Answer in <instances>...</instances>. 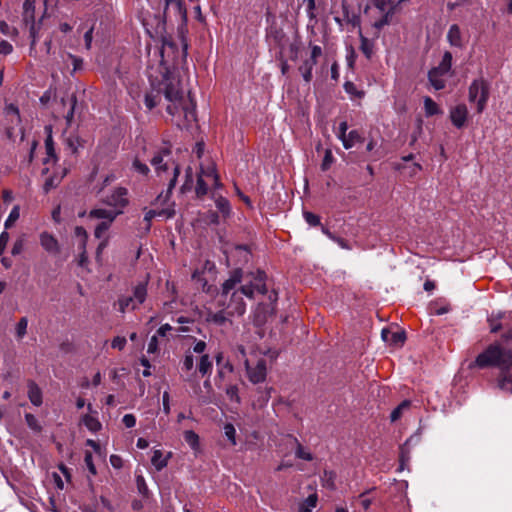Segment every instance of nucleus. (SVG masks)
<instances>
[{
  "label": "nucleus",
  "instance_id": "f257e3e1",
  "mask_svg": "<svg viewBox=\"0 0 512 512\" xmlns=\"http://www.w3.org/2000/svg\"><path fill=\"white\" fill-rule=\"evenodd\" d=\"M267 275L265 271H244L242 268H235L229 272V277L222 283L220 291L219 306L225 307L227 315L243 316L246 312V303L243 296L254 299L255 293L266 295Z\"/></svg>",
  "mask_w": 512,
  "mask_h": 512
},
{
  "label": "nucleus",
  "instance_id": "f03ea898",
  "mask_svg": "<svg viewBox=\"0 0 512 512\" xmlns=\"http://www.w3.org/2000/svg\"><path fill=\"white\" fill-rule=\"evenodd\" d=\"M474 366L480 369L499 368L503 374L499 379V386L502 389H508V385L512 387V375L505 374L512 369V332L504 334L501 342H494L481 352L476 357Z\"/></svg>",
  "mask_w": 512,
  "mask_h": 512
},
{
  "label": "nucleus",
  "instance_id": "7ed1b4c3",
  "mask_svg": "<svg viewBox=\"0 0 512 512\" xmlns=\"http://www.w3.org/2000/svg\"><path fill=\"white\" fill-rule=\"evenodd\" d=\"M151 90L146 92L144 97V104L148 110L155 108L161 101L163 95L169 102L166 111L172 117H175V109L179 106L180 98V81L175 77H170L168 73L161 76V80L157 78L150 79Z\"/></svg>",
  "mask_w": 512,
  "mask_h": 512
},
{
  "label": "nucleus",
  "instance_id": "20e7f679",
  "mask_svg": "<svg viewBox=\"0 0 512 512\" xmlns=\"http://www.w3.org/2000/svg\"><path fill=\"white\" fill-rule=\"evenodd\" d=\"M182 49L180 50L177 44L171 37H163L162 46L159 50L160 53V73L163 76L164 73H168L172 76L171 68L183 65L187 59L188 44L184 39L181 40Z\"/></svg>",
  "mask_w": 512,
  "mask_h": 512
},
{
  "label": "nucleus",
  "instance_id": "39448f33",
  "mask_svg": "<svg viewBox=\"0 0 512 512\" xmlns=\"http://www.w3.org/2000/svg\"><path fill=\"white\" fill-rule=\"evenodd\" d=\"M489 99V84L483 79H475L468 89V100L470 103L477 102V112L482 113Z\"/></svg>",
  "mask_w": 512,
  "mask_h": 512
},
{
  "label": "nucleus",
  "instance_id": "423d86ee",
  "mask_svg": "<svg viewBox=\"0 0 512 512\" xmlns=\"http://www.w3.org/2000/svg\"><path fill=\"white\" fill-rule=\"evenodd\" d=\"M102 202L115 209L118 215L123 214L124 209L129 205L128 189L125 187H116L110 194L106 195Z\"/></svg>",
  "mask_w": 512,
  "mask_h": 512
},
{
  "label": "nucleus",
  "instance_id": "0eeeda50",
  "mask_svg": "<svg viewBox=\"0 0 512 512\" xmlns=\"http://www.w3.org/2000/svg\"><path fill=\"white\" fill-rule=\"evenodd\" d=\"M180 98H181V101L179 103V106L177 107V109H175V116L178 115L180 112H183L184 120H185L186 124L182 125L179 122L176 123L177 126L182 129L183 127H187L192 122L196 121V102L192 98L190 92L188 93V99H185L181 89H180Z\"/></svg>",
  "mask_w": 512,
  "mask_h": 512
},
{
  "label": "nucleus",
  "instance_id": "6e6552de",
  "mask_svg": "<svg viewBox=\"0 0 512 512\" xmlns=\"http://www.w3.org/2000/svg\"><path fill=\"white\" fill-rule=\"evenodd\" d=\"M246 370L248 378L253 384L261 383L265 381L267 375L266 360L259 359L253 367L246 361Z\"/></svg>",
  "mask_w": 512,
  "mask_h": 512
},
{
  "label": "nucleus",
  "instance_id": "1a4fd4ad",
  "mask_svg": "<svg viewBox=\"0 0 512 512\" xmlns=\"http://www.w3.org/2000/svg\"><path fill=\"white\" fill-rule=\"evenodd\" d=\"M215 361L217 366L215 384L218 388H220V381H222L225 378L227 373H232L234 371V367L229 360L225 359L222 352H218L215 355Z\"/></svg>",
  "mask_w": 512,
  "mask_h": 512
},
{
  "label": "nucleus",
  "instance_id": "9d476101",
  "mask_svg": "<svg viewBox=\"0 0 512 512\" xmlns=\"http://www.w3.org/2000/svg\"><path fill=\"white\" fill-rule=\"evenodd\" d=\"M35 3L36 0H24L23 3V21L30 25V36L35 39Z\"/></svg>",
  "mask_w": 512,
  "mask_h": 512
},
{
  "label": "nucleus",
  "instance_id": "9b49d317",
  "mask_svg": "<svg viewBox=\"0 0 512 512\" xmlns=\"http://www.w3.org/2000/svg\"><path fill=\"white\" fill-rule=\"evenodd\" d=\"M41 247L51 255H57L60 253V244L56 237L51 233L44 231L39 236Z\"/></svg>",
  "mask_w": 512,
  "mask_h": 512
},
{
  "label": "nucleus",
  "instance_id": "f8f14e48",
  "mask_svg": "<svg viewBox=\"0 0 512 512\" xmlns=\"http://www.w3.org/2000/svg\"><path fill=\"white\" fill-rule=\"evenodd\" d=\"M468 117V109L465 104H458L450 111V119L452 124L457 128H462Z\"/></svg>",
  "mask_w": 512,
  "mask_h": 512
},
{
  "label": "nucleus",
  "instance_id": "ddd939ff",
  "mask_svg": "<svg viewBox=\"0 0 512 512\" xmlns=\"http://www.w3.org/2000/svg\"><path fill=\"white\" fill-rule=\"evenodd\" d=\"M45 132L47 134L45 139L47 157L43 159V164H48L50 160H53V162L56 163L59 158L55 151L54 140L52 137V127L50 125L45 126Z\"/></svg>",
  "mask_w": 512,
  "mask_h": 512
},
{
  "label": "nucleus",
  "instance_id": "4468645a",
  "mask_svg": "<svg viewBox=\"0 0 512 512\" xmlns=\"http://www.w3.org/2000/svg\"><path fill=\"white\" fill-rule=\"evenodd\" d=\"M118 213H115L112 210H107L103 208L92 209L89 212V217L92 219H103V222H109V225H112Z\"/></svg>",
  "mask_w": 512,
  "mask_h": 512
},
{
  "label": "nucleus",
  "instance_id": "2eb2a0df",
  "mask_svg": "<svg viewBox=\"0 0 512 512\" xmlns=\"http://www.w3.org/2000/svg\"><path fill=\"white\" fill-rule=\"evenodd\" d=\"M28 398L34 406L38 407L42 405V391L33 380L28 381Z\"/></svg>",
  "mask_w": 512,
  "mask_h": 512
},
{
  "label": "nucleus",
  "instance_id": "dca6fc26",
  "mask_svg": "<svg viewBox=\"0 0 512 512\" xmlns=\"http://www.w3.org/2000/svg\"><path fill=\"white\" fill-rule=\"evenodd\" d=\"M447 41L453 47H457V48L463 47L461 30L457 24H453L450 26L448 33H447Z\"/></svg>",
  "mask_w": 512,
  "mask_h": 512
},
{
  "label": "nucleus",
  "instance_id": "f3484780",
  "mask_svg": "<svg viewBox=\"0 0 512 512\" xmlns=\"http://www.w3.org/2000/svg\"><path fill=\"white\" fill-rule=\"evenodd\" d=\"M171 456V452H169L167 456L164 457L161 450H154L151 458V463L157 471H161L168 465V461L171 458Z\"/></svg>",
  "mask_w": 512,
  "mask_h": 512
},
{
  "label": "nucleus",
  "instance_id": "a211bd4d",
  "mask_svg": "<svg viewBox=\"0 0 512 512\" xmlns=\"http://www.w3.org/2000/svg\"><path fill=\"white\" fill-rule=\"evenodd\" d=\"M444 73L435 68H431L428 72V80L435 90H442L445 88V81L442 79Z\"/></svg>",
  "mask_w": 512,
  "mask_h": 512
},
{
  "label": "nucleus",
  "instance_id": "6ab92c4d",
  "mask_svg": "<svg viewBox=\"0 0 512 512\" xmlns=\"http://www.w3.org/2000/svg\"><path fill=\"white\" fill-rule=\"evenodd\" d=\"M410 441L411 438L407 439L406 442L399 447V471H403L410 461V451L408 448Z\"/></svg>",
  "mask_w": 512,
  "mask_h": 512
},
{
  "label": "nucleus",
  "instance_id": "aec40b11",
  "mask_svg": "<svg viewBox=\"0 0 512 512\" xmlns=\"http://www.w3.org/2000/svg\"><path fill=\"white\" fill-rule=\"evenodd\" d=\"M364 138L357 130H351L347 136L342 139V144L345 149L352 148L357 143H362Z\"/></svg>",
  "mask_w": 512,
  "mask_h": 512
},
{
  "label": "nucleus",
  "instance_id": "412c9836",
  "mask_svg": "<svg viewBox=\"0 0 512 512\" xmlns=\"http://www.w3.org/2000/svg\"><path fill=\"white\" fill-rule=\"evenodd\" d=\"M213 364L210 360L209 355L204 354L200 357V361L197 365V369L202 376H210L212 372Z\"/></svg>",
  "mask_w": 512,
  "mask_h": 512
},
{
  "label": "nucleus",
  "instance_id": "4be33fe9",
  "mask_svg": "<svg viewBox=\"0 0 512 512\" xmlns=\"http://www.w3.org/2000/svg\"><path fill=\"white\" fill-rule=\"evenodd\" d=\"M503 316H504V313H502V312H497V313L493 312L488 317L487 322L489 324L491 333H497L502 329L501 319L503 318Z\"/></svg>",
  "mask_w": 512,
  "mask_h": 512
},
{
  "label": "nucleus",
  "instance_id": "5701e85b",
  "mask_svg": "<svg viewBox=\"0 0 512 512\" xmlns=\"http://www.w3.org/2000/svg\"><path fill=\"white\" fill-rule=\"evenodd\" d=\"M147 296V282L138 283L133 290V298L137 305L142 304Z\"/></svg>",
  "mask_w": 512,
  "mask_h": 512
},
{
  "label": "nucleus",
  "instance_id": "b1692460",
  "mask_svg": "<svg viewBox=\"0 0 512 512\" xmlns=\"http://www.w3.org/2000/svg\"><path fill=\"white\" fill-rule=\"evenodd\" d=\"M82 423L85 425V427L89 431L94 432V433L98 432L102 428L100 421L96 417H94L90 414H85L82 417Z\"/></svg>",
  "mask_w": 512,
  "mask_h": 512
},
{
  "label": "nucleus",
  "instance_id": "393cba45",
  "mask_svg": "<svg viewBox=\"0 0 512 512\" xmlns=\"http://www.w3.org/2000/svg\"><path fill=\"white\" fill-rule=\"evenodd\" d=\"M65 174H66V170H64L63 175L60 177L57 176L56 174L49 176L43 184L44 193L48 194L52 189L58 187V185L61 183Z\"/></svg>",
  "mask_w": 512,
  "mask_h": 512
},
{
  "label": "nucleus",
  "instance_id": "a878e982",
  "mask_svg": "<svg viewBox=\"0 0 512 512\" xmlns=\"http://www.w3.org/2000/svg\"><path fill=\"white\" fill-rule=\"evenodd\" d=\"M179 173H180V168L178 166H175V168H174V176H173V178L169 182L168 190H167L166 195L163 196L162 193L160 195H158V197L155 200V203H158V202L165 203L169 199V194L171 193L172 189L176 185L177 177H178Z\"/></svg>",
  "mask_w": 512,
  "mask_h": 512
},
{
  "label": "nucleus",
  "instance_id": "bb28decb",
  "mask_svg": "<svg viewBox=\"0 0 512 512\" xmlns=\"http://www.w3.org/2000/svg\"><path fill=\"white\" fill-rule=\"evenodd\" d=\"M318 502L317 494L309 495L300 505L299 512H312Z\"/></svg>",
  "mask_w": 512,
  "mask_h": 512
},
{
  "label": "nucleus",
  "instance_id": "cd10ccee",
  "mask_svg": "<svg viewBox=\"0 0 512 512\" xmlns=\"http://www.w3.org/2000/svg\"><path fill=\"white\" fill-rule=\"evenodd\" d=\"M452 59H453L452 54L449 51H446L443 54L442 60L439 63V65L437 67H434V68L437 69L438 71L444 73V74H447L450 71V69H451Z\"/></svg>",
  "mask_w": 512,
  "mask_h": 512
},
{
  "label": "nucleus",
  "instance_id": "c85d7f7f",
  "mask_svg": "<svg viewBox=\"0 0 512 512\" xmlns=\"http://www.w3.org/2000/svg\"><path fill=\"white\" fill-rule=\"evenodd\" d=\"M411 406L410 400H404L402 401L396 408H394L390 414V420L391 422H395L399 420L403 414L404 410L409 409Z\"/></svg>",
  "mask_w": 512,
  "mask_h": 512
},
{
  "label": "nucleus",
  "instance_id": "c756f323",
  "mask_svg": "<svg viewBox=\"0 0 512 512\" xmlns=\"http://www.w3.org/2000/svg\"><path fill=\"white\" fill-rule=\"evenodd\" d=\"M373 42L360 34V50L367 59H371L373 54Z\"/></svg>",
  "mask_w": 512,
  "mask_h": 512
},
{
  "label": "nucleus",
  "instance_id": "7c9ffc66",
  "mask_svg": "<svg viewBox=\"0 0 512 512\" xmlns=\"http://www.w3.org/2000/svg\"><path fill=\"white\" fill-rule=\"evenodd\" d=\"M118 305H119V311L121 313H124L126 311V309H128V308H131L132 310H134L138 306L132 296L119 297Z\"/></svg>",
  "mask_w": 512,
  "mask_h": 512
},
{
  "label": "nucleus",
  "instance_id": "2f4dec72",
  "mask_svg": "<svg viewBox=\"0 0 512 512\" xmlns=\"http://www.w3.org/2000/svg\"><path fill=\"white\" fill-rule=\"evenodd\" d=\"M5 115L11 116L10 123L19 125L21 123V117L19 109L14 104H9L5 107Z\"/></svg>",
  "mask_w": 512,
  "mask_h": 512
},
{
  "label": "nucleus",
  "instance_id": "473e14b6",
  "mask_svg": "<svg viewBox=\"0 0 512 512\" xmlns=\"http://www.w3.org/2000/svg\"><path fill=\"white\" fill-rule=\"evenodd\" d=\"M424 109L426 116H434L440 113L437 103L428 96L424 98Z\"/></svg>",
  "mask_w": 512,
  "mask_h": 512
},
{
  "label": "nucleus",
  "instance_id": "72a5a7b5",
  "mask_svg": "<svg viewBox=\"0 0 512 512\" xmlns=\"http://www.w3.org/2000/svg\"><path fill=\"white\" fill-rule=\"evenodd\" d=\"M343 88L345 92L351 96V98L361 99L365 95V92L362 90H358L356 85L351 81H346L343 85Z\"/></svg>",
  "mask_w": 512,
  "mask_h": 512
},
{
  "label": "nucleus",
  "instance_id": "f704fd0d",
  "mask_svg": "<svg viewBox=\"0 0 512 512\" xmlns=\"http://www.w3.org/2000/svg\"><path fill=\"white\" fill-rule=\"evenodd\" d=\"M215 205L218 209V211L224 216V217H228L231 213V207H230V203L229 201L220 196L219 198L216 199L215 201Z\"/></svg>",
  "mask_w": 512,
  "mask_h": 512
},
{
  "label": "nucleus",
  "instance_id": "c9c22d12",
  "mask_svg": "<svg viewBox=\"0 0 512 512\" xmlns=\"http://www.w3.org/2000/svg\"><path fill=\"white\" fill-rule=\"evenodd\" d=\"M225 394L231 402L240 404L239 388L237 384H230L225 388Z\"/></svg>",
  "mask_w": 512,
  "mask_h": 512
},
{
  "label": "nucleus",
  "instance_id": "e433bc0d",
  "mask_svg": "<svg viewBox=\"0 0 512 512\" xmlns=\"http://www.w3.org/2000/svg\"><path fill=\"white\" fill-rule=\"evenodd\" d=\"M67 148L71 151L72 154L76 155L78 153L79 147L83 145V141L78 136H69L66 141Z\"/></svg>",
  "mask_w": 512,
  "mask_h": 512
},
{
  "label": "nucleus",
  "instance_id": "4c0bfd02",
  "mask_svg": "<svg viewBox=\"0 0 512 512\" xmlns=\"http://www.w3.org/2000/svg\"><path fill=\"white\" fill-rule=\"evenodd\" d=\"M395 7L394 5H392L388 11H386L384 13V15L375 22L374 24V27L377 28V29H381L383 28L384 26L388 25L390 23V20L394 14V11H395Z\"/></svg>",
  "mask_w": 512,
  "mask_h": 512
},
{
  "label": "nucleus",
  "instance_id": "58836bf2",
  "mask_svg": "<svg viewBox=\"0 0 512 512\" xmlns=\"http://www.w3.org/2000/svg\"><path fill=\"white\" fill-rule=\"evenodd\" d=\"M27 326H28V319H27V317H21L19 319V321L17 322L16 327H15L16 338L18 340L23 339L24 336L26 335V333H27Z\"/></svg>",
  "mask_w": 512,
  "mask_h": 512
},
{
  "label": "nucleus",
  "instance_id": "ea45409f",
  "mask_svg": "<svg viewBox=\"0 0 512 512\" xmlns=\"http://www.w3.org/2000/svg\"><path fill=\"white\" fill-rule=\"evenodd\" d=\"M169 7H173L178 14H186V8L182 0H165L164 13H166Z\"/></svg>",
  "mask_w": 512,
  "mask_h": 512
},
{
  "label": "nucleus",
  "instance_id": "a19ab883",
  "mask_svg": "<svg viewBox=\"0 0 512 512\" xmlns=\"http://www.w3.org/2000/svg\"><path fill=\"white\" fill-rule=\"evenodd\" d=\"M184 440L192 449H197L199 446V436L192 430L184 432Z\"/></svg>",
  "mask_w": 512,
  "mask_h": 512
},
{
  "label": "nucleus",
  "instance_id": "79ce46f5",
  "mask_svg": "<svg viewBox=\"0 0 512 512\" xmlns=\"http://www.w3.org/2000/svg\"><path fill=\"white\" fill-rule=\"evenodd\" d=\"M227 312L225 307H222V309L216 313H213L210 315L209 320L217 325H224L227 321Z\"/></svg>",
  "mask_w": 512,
  "mask_h": 512
},
{
  "label": "nucleus",
  "instance_id": "37998d69",
  "mask_svg": "<svg viewBox=\"0 0 512 512\" xmlns=\"http://www.w3.org/2000/svg\"><path fill=\"white\" fill-rule=\"evenodd\" d=\"M313 68L314 67L312 65H310L309 63H307L305 61H303V63L299 67V71L301 72L302 77L306 83L311 82V80L313 78V74H312Z\"/></svg>",
  "mask_w": 512,
  "mask_h": 512
},
{
  "label": "nucleus",
  "instance_id": "c03bdc74",
  "mask_svg": "<svg viewBox=\"0 0 512 512\" xmlns=\"http://www.w3.org/2000/svg\"><path fill=\"white\" fill-rule=\"evenodd\" d=\"M25 421L27 426L33 430L34 432H41L42 426L40 425L38 419L31 413L25 414Z\"/></svg>",
  "mask_w": 512,
  "mask_h": 512
},
{
  "label": "nucleus",
  "instance_id": "a18cd8bd",
  "mask_svg": "<svg viewBox=\"0 0 512 512\" xmlns=\"http://www.w3.org/2000/svg\"><path fill=\"white\" fill-rule=\"evenodd\" d=\"M136 486L139 494H141L144 498H148L149 496V489L146 484V481L142 475H138L136 477Z\"/></svg>",
  "mask_w": 512,
  "mask_h": 512
},
{
  "label": "nucleus",
  "instance_id": "49530a36",
  "mask_svg": "<svg viewBox=\"0 0 512 512\" xmlns=\"http://www.w3.org/2000/svg\"><path fill=\"white\" fill-rule=\"evenodd\" d=\"M295 442L297 443V448L295 451L296 457L305 461H311L313 459L312 454L306 451L297 439H295Z\"/></svg>",
  "mask_w": 512,
  "mask_h": 512
},
{
  "label": "nucleus",
  "instance_id": "de8ad7c7",
  "mask_svg": "<svg viewBox=\"0 0 512 512\" xmlns=\"http://www.w3.org/2000/svg\"><path fill=\"white\" fill-rule=\"evenodd\" d=\"M303 217L310 226L316 227L321 225L320 217L313 212L304 211Z\"/></svg>",
  "mask_w": 512,
  "mask_h": 512
},
{
  "label": "nucleus",
  "instance_id": "09e8293b",
  "mask_svg": "<svg viewBox=\"0 0 512 512\" xmlns=\"http://www.w3.org/2000/svg\"><path fill=\"white\" fill-rule=\"evenodd\" d=\"M151 164L156 168L157 171H166L168 169L167 164H163L162 152H158L153 156V158L151 159Z\"/></svg>",
  "mask_w": 512,
  "mask_h": 512
},
{
  "label": "nucleus",
  "instance_id": "8fccbe9b",
  "mask_svg": "<svg viewBox=\"0 0 512 512\" xmlns=\"http://www.w3.org/2000/svg\"><path fill=\"white\" fill-rule=\"evenodd\" d=\"M166 213V210H148L145 212L144 214V221L147 223V229H150V226H151V221L157 217V216H162L163 214Z\"/></svg>",
  "mask_w": 512,
  "mask_h": 512
},
{
  "label": "nucleus",
  "instance_id": "3c124183",
  "mask_svg": "<svg viewBox=\"0 0 512 512\" xmlns=\"http://www.w3.org/2000/svg\"><path fill=\"white\" fill-rule=\"evenodd\" d=\"M76 105H77V97L75 94H72L71 98H70V109L65 116V119H66V122L68 125H71V123L73 121Z\"/></svg>",
  "mask_w": 512,
  "mask_h": 512
},
{
  "label": "nucleus",
  "instance_id": "603ef678",
  "mask_svg": "<svg viewBox=\"0 0 512 512\" xmlns=\"http://www.w3.org/2000/svg\"><path fill=\"white\" fill-rule=\"evenodd\" d=\"M224 433L227 439L231 442V444L236 445V430L233 424L226 423L224 425Z\"/></svg>",
  "mask_w": 512,
  "mask_h": 512
},
{
  "label": "nucleus",
  "instance_id": "864d4df0",
  "mask_svg": "<svg viewBox=\"0 0 512 512\" xmlns=\"http://www.w3.org/2000/svg\"><path fill=\"white\" fill-rule=\"evenodd\" d=\"M195 192L197 197L201 198L205 196L208 192V185L207 183L202 179V177H198Z\"/></svg>",
  "mask_w": 512,
  "mask_h": 512
},
{
  "label": "nucleus",
  "instance_id": "5fc2aeb1",
  "mask_svg": "<svg viewBox=\"0 0 512 512\" xmlns=\"http://www.w3.org/2000/svg\"><path fill=\"white\" fill-rule=\"evenodd\" d=\"M272 390L273 389L271 387L265 388V390H261V388L257 389V393H258L257 401L260 403V405L266 404L269 401V399L271 398Z\"/></svg>",
  "mask_w": 512,
  "mask_h": 512
},
{
  "label": "nucleus",
  "instance_id": "6e6d98bb",
  "mask_svg": "<svg viewBox=\"0 0 512 512\" xmlns=\"http://www.w3.org/2000/svg\"><path fill=\"white\" fill-rule=\"evenodd\" d=\"M111 225H109V222H100L94 230V236L97 239H102L104 234L109 230Z\"/></svg>",
  "mask_w": 512,
  "mask_h": 512
},
{
  "label": "nucleus",
  "instance_id": "4d7b16f0",
  "mask_svg": "<svg viewBox=\"0 0 512 512\" xmlns=\"http://www.w3.org/2000/svg\"><path fill=\"white\" fill-rule=\"evenodd\" d=\"M84 462H85L89 472L92 475H96L97 474V470H96V467H95L94 462H93V455H92V453L90 451H86L85 452Z\"/></svg>",
  "mask_w": 512,
  "mask_h": 512
},
{
  "label": "nucleus",
  "instance_id": "13d9d810",
  "mask_svg": "<svg viewBox=\"0 0 512 512\" xmlns=\"http://www.w3.org/2000/svg\"><path fill=\"white\" fill-rule=\"evenodd\" d=\"M306 2V13L310 20L316 19V0H304Z\"/></svg>",
  "mask_w": 512,
  "mask_h": 512
},
{
  "label": "nucleus",
  "instance_id": "bf43d9fd",
  "mask_svg": "<svg viewBox=\"0 0 512 512\" xmlns=\"http://www.w3.org/2000/svg\"><path fill=\"white\" fill-rule=\"evenodd\" d=\"M25 245V239L23 237L18 238L11 249V254L17 256L22 253Z\"/></svg>",
  "mask_w": 512,
  "mask_h": 512
},
{
  "label": "nucleus",
  "instance_id": "052dcab7",
  "mask_svg": "<svg viewBox=\"0 0 512 512\" xmlns=\"http://www.w3.org/2000/svg\"><path fill=\"white\" fill-rule=\"evenodd\" d=\"M18 218H19V209H18V207H14L11 210L8 218L6 219V221L4 223L5 228L6 229L10 228Z\"/></svg>",
  "mask_w": 512,
  "mask_h": 512
},
{
  "label": "nucleus",
  "instance_id": "680f3d73",
  "mask_svg": "<svg viewBox=\"0 0 512 512\" xmlns=\"http://www.w3.org/2000/svg\"><path fill=\"white\" fill-rule=\"evenodd\" d=\"M133 168L135 171H137L138 173H140L144 176L148 175V173L150 171L149 167L146 164L139 161L138 159H135L133 161Z\"/></svg>",
  "mask_w": 512,
  "mask_h": 512
},
{
  "label": "nucleus",
  "instance_id": "e2e57ef3",
  "mask_svg": "<svg viewBox=\"0 0 512 512\" xmlns=\"http://www.w3.org/2000/svg\"><path fill=\"white\" fill-rule=\"evenodd\" d=\"M390 342L397 345V344H403L406 336L404 332H390Z\"/></svg>",
  "mask_w": 512,
  "mask_h": 512
},
{
  "label": "nucleus",
  "instance_id": "0e129e2a",
  "mask_svg": "<svg viewBox=\"0 0 512 512\" xmlns=\"http://www.w3.org/2000/svg\"><path fill=\"white\" fill-rule=\"evenodd\" d=\"M333 160H334V158H333L331 151L327 150L324 155L323 161L321 163V170L327 171L330 168Z\"/></svg>",
  "mask_w": 512,
  "mask_h": 512
},
{
  "label": "nucleus",
  "instance_id": "69168bd1",
  "mask_svg": "<svg viewBox=\"0 0 512 512\" xmlns=\"http://www.w3.org/2000/svg\"><path fill=\"white\" fill-rule=\"evenodd\" d=\"M126 343L127 341L125 337L116 336L111 342V347L114 349L123 350L126 346Z\"/></svg>",
  "mask_w": 512,
  "mask_h": 512
},
{
  "label": "nucleus",
  "instance_id": "338daca9",
  "mask_svg": "<svg viewBox=\"0 0 512 512\" xmlns=\"http://www.w3.org/2000/svg\"><path fill=\"white\" fill-rule=\"evenodd\" d=\"M158 351V338L157 335H153L147 346V353L154 354Z\"/></svg>",
  "mask_w": 512,
  "mask_h": 512
},
{
  "label": "nucleus",
  "instance_id": "774afa93",
  "mask_svg": "<svg viewBox=\"0 0 512 512\" xmlns=\"http://www.w3.org/2000/svg\"><path fill=\"white\" fill-rule=\"evenodd\" d=\"M122 422L126 428H133L136 425V417L133 414H125Z\"/></svg>",
  "mask_w": 512,
  "mask_h": 512
}]
</instances>
